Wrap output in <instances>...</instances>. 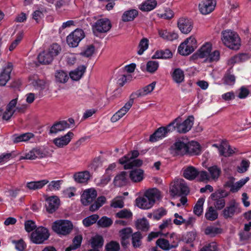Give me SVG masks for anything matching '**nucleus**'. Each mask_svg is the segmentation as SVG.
<instances>
[{
  "label": "nucleus",
  "mask_w": 251,
  "mask_h": 251,
  "mask_svg": "<svg viewBox=\"0 0 251 251\" xmlns=\"http://www.w3.org/2000/svg\"><path fill=\"white\" fill-rule=\"evenodd\" d=\"M160 192L157 189H149L144 192L142 196L136 198V204L141 209H149L153 207L155 202L160 200Z\"/></svg>",
  "instance_id": "nucleus-1"
},
{
  "label": "nucleus",
  "mask_w": 251,
  "mask_h": 251,
  "mask_svg": "<svg viewBox=\"0 0 251 251\" xmlns=\"http://www.w3.org/2000/svg\"><path fill=\"white\" fill-rule=\"evenodd\" d=\"M212 49L211 44L206 42L194 53L191 57L194 60L199 58L203 59V62L205 63L216 62L220 59V51L218 50L212 51Z\"/></svg>",
  "instance_id": "nucleus-2"
},
{
  "label": "nucleus",
  "mask_w": 251,
  "mask_h": 251,
  "mask_svg": "<svg viewBox=\"0 0 251 251\" xmlns=\"http://www.w3.org/2000/svg\"><path fill=\"white\" fill-rule=\"evenodd\" d=\"M222 40L228 48L237 50L240 46V40L238 35L232 31L227 30L222 32Z\"/></svg>",
  "instance_id": "nucleus-3"
},
{
  "label": "nucleus",
  "mask_w": 251,
  "mask_h": 251,
  "mask_svg": "<svg viewBox=\"0 0 251 251\" xmlns=\"http://www.w3.org/2000/svg\"><path fill=\"white\" fill-rule=\"evenodd\" d=\"M194 118L193 116H189L183 122H181V118L178 117L175 119L170 124L173 128V131L176 130L180 133H185L188 132L194 124Z\"/></svg>",
  "instance_id": "nucleus-4"
},
{
  "label": "nucleus",
  "mask_w": 251,
  "mask_h": 251,
  "mask_svg": "<svg viewBox=\"0 0 251 251\" xmlns=\"http://www.w3.org/2000/svg\"><path fill=\"white\" fill-rule=\"evenodd\" d=\"M187 139L180 138L176 140L171 147V152L174 156H183L187 155Z\"/></svg>",
  "instance_id": "nucleus-5"
},
{
  "label": "nucleus",
  "mask_w": 251,
  "mask_h": 251,
  "mask_svg": "<svg viewBox=\"0 0 251 251\" xmlns=\"http://www.w3.org/2000/svg\"><path fill=\"white\" fill-rule=\"evenodd\" d=\"M72 222L67 220H60L54 222L52 228L59 234L66 235L70 233L73 229Z\"/></svg>",
  "instance_id": "nucleus-6"
},
{
  "label": "nucleus",
  "mask_w": 251,
  "mask_h": 251,
  "mask_svg": "<svg viewBox=\"0 0 251 251\" xmlns=\"http://www.w3.org/2000/svg\"><path fill=\"white\" fill-rule=\"evenodd\" d=\"M197 47V40L193 36H190L182 43L178 48V52L182 55H188Z\"/></svg>",
  "instance_id": "nucleus-7"
},
{
  "label": "nucleus",
  "mask_w": 251,
  "mask_h": 251,
  "mask_svg": "<svg viewBox=\"0 0 251 251\" xmlns=\"http://www.w3.org/2000/svg\"><path fill=\"white\" fill-rule=\"evenodd\" d=\"M241 212V210L239 204L235 200H232L223 210L222 215L226 219L232 218Z\"/></svg>",
  "instance_id": "nucleus-8"
},
{
  "label": "nucleus",
  "mask_w": 251,
  "mask_h": 251,
  "mask_svg": "<svg viewBox=\"0 0 251 251\" xmlns=\"http://www.w3.org/2000/svg\"><path fill=\"white\" fill-rule=\"evenodd\" d=\"M85 37L83 30L77 28L71 32L66 39L68 45L72 48L78 46L79 42Z\"/></svg>",
  "instance_id": "nucleus-9"
},
{
  "label": "nucleus",
  "mask_w": 251,
  "mask_h": 251,
  "mask_svg": "<svg viewBox=\"0 0 251 251\" xmlns=\"http://www.w3.org/2000/svg\"><path fill=\"white\" fill-rule=\"evenodd\" d=\"M49 235V233L46 228L40 226L31 233V239L35 244H42L48 239Z\"/></svg>",
  "instance_id": "nucleus-10"
},
{
  "label": "nucleus",
  "mask_w": 251,
  "mask_h": 251,
  "mask_svg": "<svg viewBox=\"0 0 251 251\" xmlns=\"http://www.w3.org/2000/svg\"><path fill=\"white\" fill-rule=\"evenodd\" d=\"M170 123L166 127L162 126L158 128L150 137V141L151 142H156L167 136L168 132L173 131V128Z\"/></svg>",
  "instance_id": "nucleus-11"
},
{
  "label": "nucleus",
  "mask_w": 251,
  "mask_h": 251,
  "mask_svg": "<svg viewBox=\"0 0 251 251\" xmlns=\"http://www.w3.org/2000/svg\"><path fill=\"white\" fill-rule=\"evenodd\" d=\"M111 28L110 21L107 18L98 20L93 26V32L96 33H105Z\"/></svg>",
  "instance_id": "nucleus-12"
},
{
  "label": "nucleus",
  "mask_w": 251,
  "mask_h": 251,
  "mask_svg": "<svg viewBox=\"0 0 251 251\" xmlns=\"http://www.w3.org/2000/svg\"><path fill=\"white\" fill-rule=\"evenodd\" d=\"M49 153L45 150L40 148H34L25 154V156L22 157L24 159L34 160L41 159L49 156Z\"/></svg>",
  "instance_id": "nucleus-13"
},
{
  "label": "nucleus",
  "mask_w": 251,
  "mask_h": 251,
  "mask_svg": "<svg viewBox=\"0 0 251 251\" xmlns=\"http://www.w3.org/2000/svg\"><path fill=\"white\" fill-rule=\"evenodd\" d=\"M13 70V65L8 62L3 66L0 73V85L5 86L10 79L11 73Z\"/></svg>",
  "instance_id": "nucleus-14"
},
{
  "label": "nucleus",
  "mask_w": 251,
  "mask_h": 251,
  "mask_svg": "<svg viewBox=\"0 0 251 251\" xmlns=\"http://www.w3.org/2000/svg\"><path fill=\"white\" fill-rule=\"evenodd\" d=\"M97 191L93 188L85 190L81 197V201L84 205H88L96 200Z\"/></svg>",
  "instance_id": "nucleus-15"
},
{
  "label": "nucleus",
  "mask_w": 251,
  "mask_h": 251,
  "mask_svg": "<svg viewBox=\"0 0 251 251\" xmlns=\"http://www.w3.org/2000/svg\"><path fill=\"white\" fill-rule=\"evenodd\" d=\"M177 25L182 33H189L193 28V22L186 18H181L177 22Z\"/></svg>",
  "instance_id": "nucleus-16"
},
{
  "label": "nucleus",
  "mask_w": 251,
  "mask_h": 251,
  "mask_svg": "<svg viewBox=\"0 0 251 251\" xmlns=\"http://www.w3.org/2000/svg\"><path fill=\"white\" fill-rule=\"evenodd\" d=\"M74 136L73 132L69 131L65 135L54 139L53 143L58 148H63L69 144Z\"/></svg>",
  "instance_id": "nucleus-17"
},
{
  "label": "nucleus",
  "mask_w": 251,
  "mask_h": 251,
  "mask_svg": "<svg viewBox=\"0 0 251 251\" xmlns=\"http://www.w3.org/2000/svg\"><path fill=\"white\" fill-rule=\"evenodd\" d=\"M60 200L57 196H51L46 199V207L50 213L54 212L59 207Z\"/></svg>",
  "instance_id": "nucleus-18"
},
{
  "label": "nucleus",
  "mask_w": 251,
  "mask_h": 251,
  "mask_svg": "<svg viewBox=\"0 0 251 251\" xmlns=\"http://www.w3.org/2000/svg\"><path fill=\"white\" fill-rule=\"evenodd\" d=\"M215 6V3L212 0H205L202 1L199 5L200 12L203 15L211 13Z\"/></svg>",
  "instance_id": "nucleus-19"
},
{
  "label": "nucleus",
  "mask_w": 251,
  "mask_h": 251,
  "mask_svg": "<svg viewBox=\"0 0 251 251\" xmlns=\"http://www.w3.org/2000/svg\"><path fill=\"white\" fill-rule=\"evenodd\" d=\"M156 85V82L153 81L151 83L145 86L142 89H139L134 93H132L130 95L134 99L136 98L144 97L151 93L154 89Z\"/></svg>",
  "instance_id": "nucleus-20"
},
{
  "label": "nucleus",
  "mask_w": 251,
  "mask_h": 251,
  "mask_svg": "<svg viewBox=\"0 0 251 251\" xmlns=\"http://www.w3.org/2000/svg\"><path fill=\"white\" fill-rule=\"evenodd\" d=\"M73 177L75 182L86 184L89 180L91 175L89 171H84L75 173L73 175Z\"/></svg>",
  "instance_id": "nucleus-21"
},
{
  "label": "nucleus",
  "mask_w": 251,
  "mask_h": 251,
  "mask_svg": "<svg viewBox=\"0 0 251 251\" xmlns=\"http://www.w3.org/2000/svg\"><path fill=\"white\" fill-rule=\"evenodd\" d=\"M34 135L31 132H26L20 134H15L12 136L13 143L17 144L20 142H27L33 139Z\"/></svg>",
  "instance_id": "nucleus-22"
},
{
  "label": "nucleus",
  "mask_w": 251,
  "mask_h": 251,
  "mask_svg": "<svg viewBox=\"0 0 251 251\" xmlns=\"http://www.w3.org/2000/svg\"><path fill=\"white\" fill-rule=\"evenodd\" d=\"M49 183L47 179H42L38 181H33L27 182L26 183L25 187L31 191H35L42 189Z\"/></svg>",
  "instance_id": "nucleus-23"
},
{
  "label": "nucleus",
  "mask_w": 251,
  "mask_h": 251,
  "mask_svg": "<svg viewBox=\"0 0 251 251\" xmlns=\"http://www.w3.org/2000/svg\"><path fill=\"white\" fill-rule=\"evenodd\" d=\"M70 124L67 121H62L55 123L50 128V133L56 134L69 128Z\"/></svg>",
  "instance_id": "nucleus-24"
},
{
  "label": "nucleus",
  "mask_w": 251,
  "mask_h": 251,
  "mask_svg": "<svg viewBox=\"0 0 251 251\" xmlns=\"http://www.w3.org/2000/svg\"><path fill=\"white\" fill-rule=\"evenodd\" d=\"M187 154L190 155H198L201 152V147L200 144L196 141L188 142Z\"/></svg>",
  "instance_id": "nucleus-25"
},
{
  "label": "nucleus",
  "mask_w": 251,
  "mask_h": 251,
  "mask_svg": "<svg viewBox=\"0 0 251 251\" xmlns=\"http://www.w3.org/2000/svg\"><path fill=\"white\" fill-rule=\"evenodd\" d=\"M129 176L133 182H141L144 178V171L141 169H133L130 172Z\"/></svg>",
  "instance_id": "nucleus-26"
},
{
  "label": "nucleus",
  "mask_w": 251,
  "mask_h": 251,
  "mask_svg": "<svg viewBox=\"0 0 251 251\" xmlns=\"http://www.w3.org/2000/svg\"><path fill=\"white\" fill-rule=\"evenodd\" d=\"M199 174V171L193 166H188L183 170V176L190 180H194Z\"/></svg>",
  "instance_id": "nucleus-27"
},
{
  "label": "nucleus",
  "mask_w": 251,
  "mask_h": 251,
  "mask_svg": "<svg viewBox=\"0 0 251 251\" xmlns=\"http://www.w3.org/2000/svg\"><path fill=\"white\" fill-rule=\"evenodd\" d=\"M156 244L161 249L165 251H168L178 246V243L177 242H173L172 244H170L169 241L163 238L158 239L156 241Z\"/></svg>",
  "instance_id": "nucleus-28"
},
{
  "label": "nucleus",
  "mask_w": 251,
  "mask_h": 251,
  "mask_svg": "<svg viewBox=\"0 0 251 251\" xmlns=\"http://www.w3.org/2000/svg\"><path fill=\"white\" fill-rule=\"evenodd\" d=\"M127 181V174L126 172H122L118 174L114 178V184L116 186L122 187L126 184Z\"/></svg>",
  "instance_id": "nucleus-29"
},
{
  "label": "nucleus",
  "mask_w": 251,
  "mask_h": 251,
  "mask_svg": "<svg viewBox=\"0 0 251 251\" xmlns=\"http://www.w3.org/2000/svg\"><path fill=\"white\" fill-rule=\"evenodd\" d=\"M157 5L156 0H146L139 5V8L142 11H150L154 9Z\"/></svg>",
  "instance_id": "nucleus-30"
},
{
  "label": "nucleus",
  "mask_w": 251,
  "mask_h": 251,
  "mask_svg": "<svg viewBox=\"0 0 251 251\" xmlns=\"http://www.w3.org/2000/svg\"><path fill=\"white\" fill-rule=\"evenodd\" d=\"M158 32L160 37L167 41H173L178 38L177 34L175 32H168L165 29H158Z\"/></svg>",
  "instance_id": "nucleus-31"
},
{
  "label": "nucleus",
  "mask_w": 251,
  "mask_h": 251,
  "mask_svg": "<svg viewBox=\"0 0 251 251\" xmlns=\"http://www.w3.org/2000/svg\"><path fill=\"white\" fill-rule=\"evenodd\" d=\"M173 56L172 51L168 50L165 49L164 50H158L155 51L154 54L152 55V59H169Z\"/></svg>",
  "instance_id": "nucleus-32"
},
{
  "label": "nucleus",
  "mask_w": 251,
  "mask_h": 251,
  "mask_svg": "<svg viewBox=\"0 0 251 251\" xmlns=\"http://www.w3.org/2000/svg\"><path fill=\"white\" fill-rule=\"evenodd\" d=\"M85 70L86 67L84 66H80L76 69L70 73V76L74 80H78L82 77Z\"/></svg>",
  "instance_id": "nucleus-33"
},
{
  "label": "nucleus",
  "mask_w": 251,
  "mask_h": 251,
  "mask_svg": "<svg viewBox=\"0 0 251 251\" xmlns=\"http://www.w3.org/2000/svg\"><path fill=\"white\" fill-rule=\"evenodd\" d=\"M53 58L51 55L48 53L47 51H43L38 56V59L41 64H49L53 60Z\"/></svg>",
  "instance_id": "nucleus-34"
},
{
  "label": "nucleus",
  "mask_w": 251,
  "mask_h": 251,
  "mask_svg": "<svg viewBox=\"0 0 251 251\" xmlns=\"http://www.w3.org/2000/svg\"><path fill=\"white\" fill-rule=\"evenodd\" d=\"M138 15V12L135 9H130L125 11L122 16V20L124 22L133 21Z\"/></svg>",
  "instance_id": "nucleus-35"
},
{
  "label": "nucleus",
  "mask_w": 251,
  "mask_h": 251,
  "mask_svg": "<svg viewBox=\"0 0 251 251\" xmlns=\"http://www.w3.org/2000/svg\"><path fill=\"white\" fill-rule=\"evenodd\" d=\"M208 171L211 180L217 179L221 173V169L215 165L209 167Z\"/></svg>",
  "instance_id": "nucleus-36"
},
{
  "label": "nucleus",
  "mask_w": 251,
  "mask_h": 251,
  "mask_svg": "<svg viewBox=\"0 0 251 251\" xmlns=\"http://www.w3.org/2000/svg\"><path fill=\"white\" fill-rule=\"evenodd\" d=\"M173 80L177 83H180L183 81L184 79V74L183 71L179 69H176L172 74Z\"/></svg>",
  "instance_id": "nucleus-37"
},
{
  "label": "nucleus",
  "mask_w": 251,
  "mask_h": 251,
  "mask_svg": "<svg viewBox=\"0 0 251 251\" xmlns=\"http://www.w3.org/2000/svg\"><path fill=\"white\" fill-rule=\"evenodd\" d=\"M82 240V237L81 235H78L75 236L73 239L72 245L67 247L65 249V251H71L78 248L81 245Z\"/></svg>",
  "instance_id": "nucleus-38"
},
{
  "label": "nucleus",
  "mask_w": 251,
  "mask_h": 251,
  "mask_svg": "<svg viewBox=\"0 0 251 251\" xmlns=\"http://www.w3.org/2000/svg\"><path fill=\"white\" fill-rule=\"evenodd\" d=\"M135 225L138 229L144 231H148L150 227L149 222L145 218L138 219L136 222Z\"/></svg>",
  "instance_id": "nucleus-39"
},
{
  "label": "nucleus",
  "mask_w": 251,
  "mask_h": 251,
  "mask_svg": "<svg viewBox=\"0 0 251 251\" xmlns=\"http://www.w3.org/2000/svg\"><path fill=\"white\" fill-rule=\"evenodd\" d=\"M139 153L138 151H133L130 153H128L126 155L122 157L119 159V163L124 164L129 161L133 159L138 156Z\"/></svg>",
  "instance_id": "nucleus-40"
},
{
  "label": "nucleus",
  "mask_w": 251,
  "mask_h": 251,
  "mask_svg": "<svg viewBox=\"0 0 251 251\" xmlns=\"http://www.w3.org/2000/svg\"><path fill=\"white\" fill-rule=\"evenodd\" d=\"M55 80L60 83H66L69 79L67 73L63 71H57L55 75Z\"/></svg>",
  "instance_id": "nucleus-41"
},
{
  "label": "nucleus",
  "mask_w": 251,
  "mask_h": 251,
  "mask_svg": "<svg viewBox=\"0 0 251 251\" xmlns=\"http://www.w3.org/2000/svg\"><path fill=\"white\" fill-rule=\"evenodd\" d=\"M218 213L212 206L208 208L205 214V217L206 219L209 221H214L218 218Z\"/></svg>",
  "instance_id": "nucleus-42"
},
{
  "label": "nucleus",
  "mask_w": 251,
  "mask_h": 251,
  "mask_svg": "<svg viewBox=\"0 0 251 251\" xmlns=\"http://www.w3.org/2000/svg\"><path fill=\"white\" fill-rule=\"evenodd\" d=\"M92 248H96L98 249L101 248L103 243V240L101 236L100 235H96L91 238L90 240Z\"/></svg>",
  "instance_id": "nucleus-43"
},
{
  "label": "nucleus",
  "mask_w": 251,
  "mask_h": 251,
  "mask_svg": "<svg viewBox=\"0 0 251 251\" xmlns=\"http://www.w3.org/2000/svg\"><path fill=\"white\" fill-rule=\"evenodd\" d=\"M106 201V198L104 196L99 197L94 203L90 206V210L95 211L101 207Z\"/></svg>",
  "instance_id": "nucleus-44"
},
{
  "label": "nucleus",
  "mask_w": 251,
  "mask_h": 251,
  "mask_svg": "<svg viewBox=\"0 0 251 251\" xmlns=\"http://www.w3.org/2000/svg\"><path fill=\"white\" fill-rule=\"evenodd\" d=\"M204 202V199L203 198L199 199L194 207V213L198 216L201 215L203 212Z\"/></svg>",
  "instance_id": "nucleus-45"
},
{
  "label": "nucleus",
  "mask_w": 251,
  "mask_h": 251,
  "mask_svg": "<svg viewBox=\"0 0 251 251\" xmlns=\"http://www.w3.org/2000/svg\"><path fill=\"white\" fill-rule=\"evenodd\" d=\"M249 177H247L245 178H242L236 183H233L231 189L230 191L231 192L235 193L237 192L242 187H243L249 180Z\"/></svg>",
  "instance_id": "nucleus-46"
},
{
  "label": "nucleus",
  "mask_w": 251,
  "mask_h": 251,
  "mask_svg": "<svg viewBox=\"0 0 251 251\" xmlns=\"http://www.w3.org/2000/svg\"><path fill=\"white\" fill-rule=\"evenodd\" d=\"M223 80L225 84L233 85L235 82V77L233 75L231 74L229 72H227L225 75Z\"/></svg>",
  "instance_id": "nucleus-47"
},
{
  "label": "nucleus",
  "mask_w": 251,
  "mask_h": 251,
  "mask_svg": "<svg viewBox=\"0 0 251 251\" xmlns=\"http://www.w3.org/2000/svg\"><path fill=\"white\" fill-rule=\"evenodd\" d=\"M142 164L143 161L141 159H132L129 161V162L128 161L126 163L124 164V168L125 169H130L133 167H140L142 165Z\"/></svg>",
  "instance_id": "nucleus-48"
},
{
  "label": "nucleus",
  "mask_w": 251,
  "mask_h": 251,
  "mask_svg": "<svg viewBox=\"0 0 251 251\" xmlns=\"http://www.w3.org/2000/svg\"><path fill=\"white\" fill-rule=\"evenodd\" d=\"M149 40L147 38H143L138 45V50L137 53L139 55H142L144 52L148 48Z\"/></svg>",
  "instance_id": "nucleus-49"
},
{
  "label": "nucleus",
  "mask_w": 251,
  "mask_h": 251,
  "mask_svg": "<svg viewBox=\"0 0 251 251\" xmlns=\"http://www.w3.org/2000/svg\"><path fill=\"white\" fill-rule=\"evenodd\" d=\"M159 67V63L156 61H149L146 65L147 72L154 73Z\"/></svg>",
  "instance_id": "nucleus-50"
},
{
  "label": "nucleus",
  "mask_w": 251,
  "mask_h": 251,
  "mask_svg": "<svg viewBox=\"0 0 251 251\" xmlns=\"http://www.w3.org/2000/svg\"><path fill=\"white\" fill-rule=\"evenodd\" d=\"M134 99L130 95L129 97V100L124 105L123 107H122L120 109H119V111L125 116L129 110L132 107L133 102H134Z\"/></svg>",
  "instance_id": "nucleus-51"
},
{
  "label": "nucleus",
  "mask_w": 251,
  "mask_h": 251,
  "mask_svg": "<svg viewBox=\"0 0 251 251\" xmlns=\"http://www.w3.org/2000/svg\"><path fill=\"white\" fill-rule=\"evenodd\" d=\"M98 219V215L94 214L85 218L83 220V223L85 226L88 227L96 223Z\"/></svg>",
  "instance_id": "nucleus-52"
},
{
  "label": "nucleus",
  "mask_w": 251,
  "mask_h": 251,
  "mask_svg": "<svg viewBox=\"0 0 251 251\" xmlns=\"http://www.w3.org/2000/svg\"><path fill=\"white\" fill-rule=\"evenodd\" d=\"M220 228L213 226H207L204 230V233L211 237L215 236L218 233H220Z\"/></svg>",
  "instance_id": "nucleus-53"
},
{
  "label": "nucleus",
  "mask_w": 251,
  "mask_h": 251,
  "mask_svg": "<svg viewBox=\"0 0 251 251\" xmlns=\"http://www.w3.org/2000/svg\"><path fill=\"white\" fill-rule=\"evenodd\" d=\"M179 185V191L180 196L181 195H187L189 192V188L183 179L178 180Z\"/></svg>",
  "instance_id": "nucleus-54"
},
{
  "label": "nucleus",
  "mask_w": 251,
  "mask_h": 251,
  "mask_svg": "<svg viewBox=\"0 0 251 251\" xmlns=\"http://www.w3.org/2000/svg\"><path fill=\"white\" fill-rule=\"evenodd\" d=\"M23 37H24L23 31L19 32L17 34L16 39L11 43V44L9 46V50L12 51L14 49H15L16 48V47L17 46V45L21 41Z\"/></svg>",
  "instance_id": "nucleus-55"
},
{
  "label": "nucleus",
  "mask_w": 251,
  "mask_h": 251,
  "mask_svg": "<svg viewBox=\"0 0 251 251\" xmlns=\"http://www.w3.org/2000/svg\"><path fill=\"white\" fill-rule=\"evenodd\" d=\"M141 234L140 232H136L132 235V243L134 247H139L141 243Z\"/></svg>",
  "instance_id": "nucleus-56"
},
{
  "label": "nucleus",
  "mask_w": 251,
  "mask_h": 251,
  "mask_svg": "<svg viewBox=\"0 0 251 251\" xmlns=\"http://www.w3.org/2000/svg\"><path fill=\"white\" fill-rule=\"evenodd\" d=\"M113 222L112 220L107 217H102L98 221V224L99 226L102 227H106L110 226Z\"/></svg>",
  "instance_id": "nucleus-57"
},
{
  "label": "nucleus",
  "mask_w": 251,
  "mask_h": 251,
  "mask_svg": "<svg viewBox=\"0 0 251 251\" xmlns=\"http://www.w3.org/2000/svg\"><path fill=\"white\" fill-rule=\"evenodd\" d=\"M214 201V205L216 210H221L225 206L226 201L223 197L216 198Z\"/></svg>",
  "instance_id": "nucleus-58"
},
{
  "label": "nucleus",
  "mask_w": 251,
  "mask_h": 251,
  "mask_svg": "<svg viewBox=\"0 0 251 251\" xmlns=\"http://www.w3.org/2000/svg\"><path fill=\"white\" fill-rule=\"evenodd\" d=\"M62 182L61 180L51 181L48 186V189L50 191L59 190Z\"/></svg>",
  "instance_id": "nucleus-59"
},
{
  "label": "nucleus",
  "mask_w": 251,
  "mask_h": 251,
  "mask_svg": "<svg viewBox=\"0 0 251 251\" xmlns=\"http://www.w3.org/2000/svg\"><path fill=\"white\" fill-rule=\"evenodd\" d=\"M111 206L114 208H123L124 206V198L122 197H116L112 201Z\"/></svg>",
  "instance_id": "nucleus-60"
},
{
  "label": "nucleus",
  "mask_w": 251,
  "mask_h": 251,
  "mask_svg": "<svg viewBox=\"0 0 251 251\" xmlns=\"http://www.w3.org/2000/svg\"><path fill=\"white\" fill-rule=\"evenodd\" d=\"M61 50L60 46L57 44H53L50 48L48 53H50L53 58L54 56L57 55Z\"/></svg>",
  "instance_id": "nucleus-61"
},
{
  "label": "nucleus",
  "mask_w": 251,
  "mask_h": 251,
  "mask_svg": "<svg viewBox=\"0 0 251 251\" xmlns=\"http://www.w3.org/2000/svg\"><path fill=\"white\" fill-rule=\"evenodd\" d=\"M250 166V162L246 160H243L240 165L237 167V171L240 173H243L246 172Z\"/></svg>",
  "instance_id": "nucleus-62"
},
{
  "label": "nucleus",
  "mask_w": 251,
  "mask_h": 251,
  "mask_svg": "<svg viewBox=\"0 0 251 251\" xmlns=\"http://www.w3.org/2000/svg\"><path fill=\"white\" fill-rule=\"evenodd\" d=\"M132 216V212L126 209H123L116 214V216L119 218H129Z\"/></svg>",
  "instance_id": "nucleus-63"
},
{
  "label": "nucleus",
  "mask_w": 251,
  "mask_h": 251,
  "mask_svg": "<svg viewBox=\"0 0 251 251\" xmlns=\"http://www.w3.org/2000/svg\"><path fill=\"white\" fill-rule=\"evenodd\" d=\"M200 251H217V245L215 242H212L204 246Z\"/></svg>",
  "instance_id": "nucleus-64"
}]
</instances>
